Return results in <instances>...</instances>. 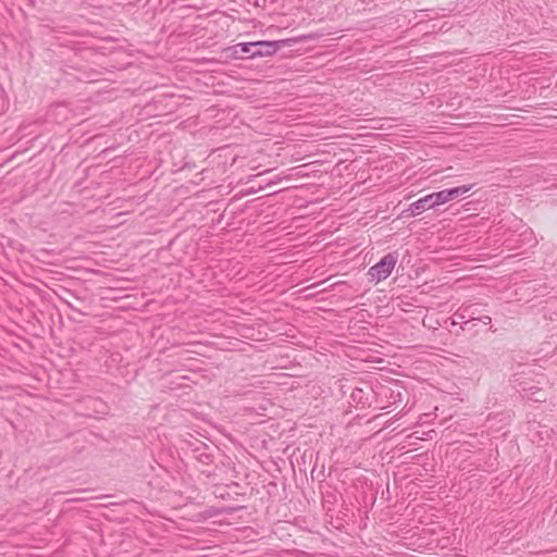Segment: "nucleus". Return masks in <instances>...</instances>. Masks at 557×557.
Segmentation results:
<instances>
[{
	"label": "nucleus",
	"instance_id": "obj_1",
	"mask_svg": "<svg viewBox=\"0 0 557 557\" xmlns=\"http://www.w3.org/2000/svg\"><path fill=\"white\" fill-rule=\"evenodd\" d=\"M280 47V41L243 42L236 46L240 52L249 54V58L273 55Z\"/></svg>",
	"mask_w": 557,
	"mask_h": 557
},
{
	"label": "nucleus",
	"instance_id": "obj_2",
	"mask_svg": "<svg viewBox=\"0 0 557 557\" xmlns=\"http://www.w3.org/2000/svg\"><path fill=\"white\" fill-rule=\"evenodd\" d=\"M397 261L398 256L396 252H389L385 255L376 264L369 269L368 275L370 276V280L379 283L387 278L395 268Z\"/></svg>",
	"mask_w": 557,
	"mask_h": 557
},
{
	"label": "nucleus",
	"instance_id": "obj_3",
	"mask_svg": "<svg viewBox=\"0 0 557 557\" xmlns=\"http://www.w3.org/2000/svg\"><path fill=\"white\" fill-rule=\"evenodd\" d=\"M441 193H432L430 195H426L425 197H422L418 199L417 201L412 202L408 209L411 215H419L423 211L428 209H433L436 206L444 205L443 199H441Z\"/></svg>",
	"mask_w": 557,
	"mask_h": 557
},
{
	"label": "nucleus",
	"instance_id": "obj_4",
	"mask_svg": "<svg viewBox=\"0 0 557 557\" xmlns=\"http://www.w3.org/2000/svg\"><path fill=\"white\" fill-rule=\"evenodd\" d=\"M471 185H462V186H458V187H455V188H450V189H443L441 190V196L443 199V202H448L450 200H454V199H457L459 197H461L462 195H465L466 193H468L470 189H471Z\"/></svg>",
	"mask_w": 557,
	"mask_h": 557
},
{
	"label": "nucleus",
	"instance_id": "obj_5",
	"mask_svg": "<svg viewBox=\"0 0 557 557\" xmlns=\"http://www.w3.org/2000/svg\"><path fill=\"white\" fill-rule=\"evenodd\" d=\"M473 306H467L465 308H461V313H460V318H466V317H470L471 319L472 318V314H473Z\"/></svg>",
	"mask_w": 557,
	"mask_h": 557
},
{
	"label": "nucleus",
	"instance_id": "obj_6",
	"mask_svg": "<svg viewBox=\"0 0 557 557\" xmlns=\"http://www.w3.org/2000/svg\"><path fill=\"white\" fill-rule=\"evenodd\" d=\"M362 393V389L360 388H356L354 389L352 394H351V397L356 400L357 398L360 397V394Z\"/></svg>",
	"mask_w": 557,
	"mask_h": 557
},
{
	"label": "nucleus",
	"instance_id": "obj_7",
	"mask_svg": "<svg viewBox=\"0 0 557 557\" xmlns=\"http://www.w3.org/2000/svg\"><path fill=\"white\" fill-rule=\"evenodd\" d=\"M480 320H481L484 324H486V325H487V324H490V323H491V321H492V320H491V318H490V317H487V315H485V317L481 318Z\"/></svg>",
	"mask_w": 557,
	"mask_h": 557
}]
</instances>
